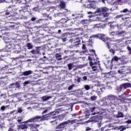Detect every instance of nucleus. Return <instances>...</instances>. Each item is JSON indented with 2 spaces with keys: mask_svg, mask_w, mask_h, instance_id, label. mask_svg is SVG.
<instances>
[{
  "mask_svg": "<svg viewBox=\"0 0 131 131\" xmlns=\"http://www.w3.org/2000/svg\"><path fill=\"white\" fill-rule=\"evenodd\" d=\"M72 66H73V63H69L68 64L69 70H71V69H72Z\"/></svg>",
  "mask_w": 131,
  "mask_h": 131,
  "instance_id": "nucleus-24",
  "label": "nucleus"
},
{
  "mask_svg": "<svg viewBox=\"0 0 131 131\" xmlns=\"http://www.w3.org/2000/svg\"><path fill=\"white\" fill-rule=\"evenodd\" d=\"M115 28H118V25H115Z\"/></svg>",
  "mask_w": 131,
  "mask_h": 131,
  "instance_id": "nucleus-59",
  "label": "nucleus"
},
{
  "mask_svg": "<svg viewBox=\"0 0 131 131\" xmlns=\"http://www.w3.org/2000/svg\"><path fill=\"white\" fill-rule=\"evenodd\" d=\"M36 20V18L35 17H32L31 18V21H35Z\"/></svg>",
  "mask_w": 131,
  "mask_h": 131,
  "instance_id": "nucleus-50",
  "label": "nucleus"
},
{
  "mask_svg": "<svg viewBox=\"0 0 131 131\" xmlns=\"http://www.w3.org/2000/svg\"><path fill=\"white\" fill-rule=\"evenodd\" d=\"M87 8L89 9H96V6H95L94 4L92 3H90L89 4H88L87 5Z\"/></svg>",
  "mask_w": 131,
  "mask_h": 131,
  "instance_id": "nucleus-17",
  "label": "nucleus"
},
{
  "mask_svg": "<svg viewBox=\"0 0 131 131\" xmlns=\"http://www.w3.org/2000/svg\"><path fill=\"white\" fill-rule=\"evenodd\" d=\"M100 113V108L99 107H95L94 113H92V115H96V114H99Z\"/></svg>",
  "mask_w": 131,
  "mask_h": 131,
  "instance_id": "nucleus-16",
  "label": "nucleus"
},
{
  "mask_svg": "<svg viewBox=\"0 0 131 131\" xmlns=\"http://www.w3.org/2000/svg\"><path fill=\"white\" fill-rule=\"evenodd\" d=\"M91 129H92V128H90V127H87L86 128L85 130H86V131H89V130H91Z\"/></svg>",
  "mask_w": 131,
  "mask_h": 131,
  "instance_id": "nucleus-44",
  "label": "nucleus"
},
{
  "mask_svg": "<svg viewBox=\"0 0 131 131\" xmlns=\"http://www.w3.org/2000/svg\"><path fill=\"white\" fill-rule=\"evenodd\" d=\"M105 35H104L103 34H98L97 35H92L90 37V40H91V38H96V37H98V38L102 39L103 41L106 42L108 49H110V42H109V41H111V39L108 37H105Z\"/></svg>",
  "mask_w": 131,
  "mask_h": 131,
  "instance_id": "nucleus-1",
  "label": "nucleus"
},
{
  "mask_svg": "<svg viewBox=\"0 0 131 131\" xmlns=\"http://www.w3.org/2000/svg\"><path fill=\"white\" fill-rule=\"evenodd\" d=\"M17 121H18V122L19 123H20V122H21V121H22V118H21V117H18V118H17Z\"/></svg>",
  "mask_w": 131,
  "mask_h": 131,
  "instance_id": "nucleus-34",
  "label": "nucleus"
},
{
  "mask_svg": "<svg viewBox=\"0 0 131 131\" xmlns=\"http://www.w3.org/2000/svg\"><path fill=\"white\" fill-rule=\"evenodd\" d=\"M39 121V118L38 116H35L31 119H29L28 120L24 122V123H32V122H36Z\"/></svg>",
  "mask_w": 131,
  "mask_h": 131,
  "instance_id": "nucleus-5",
  "label": "nucleus"
},
{
  "mask_svg": "<svg viewBox=\"0 0 131 131\" xmlns=\"http://www.w3.org/2000/svg\"><path fill=\"white\" fill-rule=\"evenodd\" d=\"M15 85H11V84H10V88H14V86Z\"/></svg>",
  "mask_w": 131,
  "mask_h": 131,
  "instance_id": "nucleus-58",
  "label": "nucleus"
},
{
  "mask_svg": "<svg viewBox=\"0 0 131 131\" xmlns=\"http://www.w3.org/2000/svg\"><path fill=\"white\" fill-rule=\"evenodd\" d=\"M116 116L118 118H119L120 117H123V114L122 113H119Z\"/></svg>",
  "mask_w": 131,
  "mask_h": 131,
  "instance_id": "nucleus-21",
  "label": "nucleus"
},
{
  "mask_svg": "<svg viewBox=\"0 0 131 131\" xmlns=\"http://www.w3.org/2000/svg\"><path fill=\"white\" fill-rule=\"evenodd\" d=\"M104 128H105V127H102V128H101V130L102 131H103V130H104Z\"/></svg>",
  "mask_w": 131,
  "mask_h": 131,
  "instance_id": "nucleus-61",
  "label": "nucleus"
},
{
  "mask_svg": "<svg viewBox=\"0 0 131 131\" xmlns=\"http://www.w3.org/2000/svg\"><path fill=\"white\" fill-rule=\"evenodd\" d=\"M73 42L74 43V46H78L80 43V39L79 38H76Z\"/></svg>",
  "mask_w": 131,
  "mask_h": 131,
  "instance_id": "nucleus-12",
  "label": "nucleus"
},
{
  "mask_svg": "<svg viewBox=\"0 0 131 131\" xmlns=\"http://www.w3.org/2000/svg\"><path fill=\"white\" fill-rule=\"evenodd\" d=\"M92 68L93 71H96L97 70V67H96V66H93L92 67Z\"/></svg>",
  "mask_w": 131,
  "mask_h": 131,
  "instance_id": "nucleus-38",
  "label": "nucleus"
},
{
  "mask_svg": "<svg viewBox=\"0 0 131 131\" xmlns=\"http://www.w3.org/2000/svg\"><path fill=\"white\" fill-rule=\"evenodd\" d=\"M118 73H120V74H122V71H121L120 70H118Z\"/></svg>",
  "mask_w": 131,
  "mask_h": 131,
  "instance_id": "nucleus-54",
  "label": "nucleus"
},
{
  "mask_svg": "<svg viewBox=\"0 0 131 131\" xmlns=\"http://www.w3.org/2000/svg\"><path fill=\"white\" fill-rule=\"evenodd\" d=\"M73 88H74V84H72V85H70L69 87V88H68L69 91H71L72 90Z\"/></svg>",
  "mask_w": 131,
  "mask_h": 131,
  "instance_id": "nucleus-33",
  "label": "nucleus"
},
{
  "mask_svg": "<svg viewBox=\"0 0 131 131\" xmlns=\"http://www.w3.org/2000/svg\"><path fill=\"white\" fill-rule=\"evenodd\" d=\"M75 80L76 81H77V83H79V82H80V81H81V78H80V77H78V78L76 79H75Z\"/></svg>",
  "mask_w": 131,
  "mask_h": 131,
  "instance_id": "nucleus-30",
  "label": "nucleus"
},
{
  "mask_svg": "<svg viewBox=\"0 0 131 131\" xmlns=\"http://www.w3.org/2000/svg\"><path fill=\"white\" fill-rule=\"evenodd\" d=\"M100 13H102V9L101 8L97 9L96 11L95 12V14L96 16H98V15H100Z\"/></svg>",
  "mask_w": 131,
  "mask_h": 131,
  "instance_id": "nucleus-18",
  "label": "nucleus"
},
{
  "mask_svg": "<svg viewBox=\"0 0 131 131\" xmlns=\"http://www.w3.org/2000/svg\"><path fill=\"white\" fill-rule=\"evenodd\" d=\"M82 49H83V50H85V45H82Z\"/></svg>",
  "mask_w": 131,
  "mask_h": 131,
  "instance_id": "nucleus-53",
  "label": "nucleus"
},
{
  "mask_svg": "<svg viewBox=\"0 0 131 131\" xmlns=\"http://www.w3.org/2000/svg\"><path fill=\"white\" fill-rule=\"evenodd\" d=\"M124 35V31H120V32H118V33H117V35H120V36H122Z\"/></svg>",
  "mask_w": 131,
  "mask_h": 131,
  "instance_id": "nucleus-22",
  "label": "nucleus"
},
{
  "mask_svg": "<svg viewBox=\"0 0 131 131\" xmlns=\"http://www.w3.org/2000/svg\"><path fill=\"white\" fill-rule=\"evenodd\" d=\"M10 85H15L16 88H20V84L19 82H16V83H13Z\"/></svg>",
  "mask_w": 131,
  "mask_h": 131,
  "instance_id": "nucleus-20",
  "label": "nucleus"
},
{
  "mask_svg": "<svg viewBox=\"0 0 131 131\" xmlns=\"http://www.w3.org/2000/svg\"><path fill=\"white\" fill-rule=\"evenodd\" d=\"M91 101H96L97 100V96H93L91 97Z\"/></svg>",
  "mask_w": 131,
  "mask_h": 131,
  "instance_id": "nucleus-27",
  "label": "nucleus"
},
{
  "mask_svg": "<svg viewBox=\"0 0 131 131\" xmlns=\"http://www.w3.org/2000/svg\"><path fill=\"white\" fill-rule=\"evenodd\" d=\"M29 126L32 129H34V128H37V127H38L39 126V125L36 123H32L29 124Z\"/></svg>",
  "mask_w": 131,
  "mask_h": 131,
  "instance_id": "nucleus-10",
  "label": "nucleus"
},
{
  "mask_svg": "<svg viewBox=\"0 0 131 131\" xmlns=\"http://www.w3.org/2000/svg\"><path fill=\"white\" fill-rule=\"evenodd\" d=\"M118 60H119V58H118V57L117 56H114L112 59V61H118Z\"/></svg>",
  "mask_w": 131,
  "mask_h": 131,
  "instance_id": "nucleus-25",
  "label": "nucleus"
},
{
  "mask_svg": "<svg viewBox=\"0 0 131 131\" xmlns=\"http://www.w3.org/2000/svg\"><path fill=\"white\" fill-rule=\"evenodd\" d=\"M83 79L84 81L87 80H88V77L86 76H84L83 77Z\"/></svg>",
  "mask_w": 131,
  "mask_h": 131,
  "instance_id": "nucleus-41",
  "label": "nucleus"
},
{
  "mask_svg": "<svg viewBox=\"0 0 131 131\" xmlns=\"http://www.w3.org/2000/svg\"><path fill=\"white\" fill-rule=\"evenodd\" d=\"M6 15H10V12H9V11H6Z\"/></svg>",
  "mask_w": 131,
  "mask_h": 131,
  "instance_id": "nucleus-56",
  "label": "nucleus"
},
{
  "mask_svg": "<svg viewBox=\"0 0 131 131\" xmlns=\"http://www.w3.org/2000/svg\"><path fill=\"white\" fill-rule=\"evenodd\" d=\"M39 53H40V51L38 50L35 51V55H38V54H39Z\"/></svg>",
  "mask_w": 131,
  "mask_h": 131,
  "instance_id": "nucleus-37",
  "label": "nucleus"
},
{
  "mask_svg": "<svg viewBox=\"0 0 131 131\" xmlns=\"http://www.w3.org/2000/svg\"><path fill=\"white\" fill-rule=\"evenodd\" d=\"M3 40H5V42H9V41L7 40H9V38L7 37H3Z\"/></svg>",
  "mask_w": 131,
  "mask_h": 131,
  "instance_id": "nucleus-31",
  "label": "nucleus"
},
{
  "mask_svg": "<svg viewBox=\"0 0 131 131\" xmlns=\"http://www.w3.org/2000/svg\"><path fill=\"white\" fill-rule=\"evenodd\" d=\"M84 88L86 90V91H89V90L91 89V87L89 85H85Z\"/></svg>",
  "mask_w": 131,
  "mask_h": 131,
  "instance_id": "nucleus-26",
  "label": "nucleus"
},
{
  "mask_svg": "<svg viewBox=\"0 0 131 131\" xmlns=\"http://www.w3.org/2000/svg\"><path fill=\"white\" fill-rule=\"evenodd\" d=\"M95 107H92L91 108V112L92 113H94L95 112Z\"/></svg>",
  "mask_w": 131,
  "mask_h": 131,
  "instance_id": "nucleus-39",
  "label": "nucleus"
},
{
  "mask_svg": "<svg viewBox=\"0 0 131 131\" xmlns=\"http://www.w3.org/2000/svg\"><path fill=\"white\" fill-rule=\"evenodd\" d=\"M128 10L127 9H125L123 10V13H126V12H128Z\"/></svg>",
  "mask_w": 131,
  "mask_h": 131,
  "instance_id": "nucleus-42",
  "label": "nucleus"
},
{
  "mask_svg": "<svg viewBox=\"0 0 131 131\" xmlns=\"http://www.w3.org/2000/svg\"><path fill=\"white\" fill-rule=\"evenodd\" d=\"M27 47L29 50H30V49H32V45H31V43H28L27 44Z\"/></svg>",
  "mask_w": 131,
  "mask_h": 131,
  "instance_id": "nucleus-29",
  "label": "nucleus"
},
{
  "mask_svg": "<svg viewBox=\"0 0 131 131\" xmlns=\"http://www.w3.org/2000/svg\"><path fill=\"white\" fill-rule=\"evenodd\" d=\"M5 2H6V0H0L1 3H5Z\"/></svg>",
  "mask_w": 131,
  "mask_h": 131,
  "instance_id": "nucleus-55",
  "label": "nucleus"
},
{
  "mask_svg": "<svg viewBox=\"0 0 131 131\" xmlns=\"http://www.w3.org/2000/svg\"><path fill=\"white\" fill-rule=\"evenodd\" d=\"M31 74H32V71L29 70L23 72L21 76L24 75V76H28V75H31Z\"/></svg>",
  "mask_w": 131,
  "mask_h": 131,
  "instance_id": "nucleus-9",
  "label": "nucleus"
},
{
  "mask_svg": "<svg viewBox=\"0 0 131 131\" xmlns=\"http://www.w3.org/2000/svg\"><path fill=\"white\" fill-rule=\"evenodd\" d=\"M59 118H60V117H61V118H63V116H62V115H59Z\"/></svg>",
  "mask_w": 131,
  "mask_h": 131,
  "instance_id": "nucleus-62",
  "label": "nucleus"
},
{
  "mask_svg": "<svg viewBox=\"0 0 131 131\" xmlns=\"http://www.w3.org/2000/svg\"><path fill=\"white\" fill-rule=\"evenodd\" d=\"M6 107L5 105H3L1 106V109L2 111H5V110L6 109Z\"/></svg>",
  "mask_w": 131,
  "mask_h": 131,
  "instance_id": "nucleus-35",
  "label": "nucleus"
},
{
  "mask_svg": "<svg viewBox=\"0 0 131 131\" xmlns=\"http://www.w3.org/2000/svg\"><path fill=\"white\" fill-rule=\"evenodd\" d=\"M57 114H59V111H55L54 112H52L49 114L45 115L43 116H38L39 117V121L48 120L51 118V115L54 116V115H57Z\"/></svg>",
  "mask_w": 131,
  "mask_h": 131,
  "instance_id": "nucleus-2",
  "label": "nucleus"
},
{
  "mask_svg": "<svg viewBox=\"0 0 131 131\" xmlns=\"http://www.w3.org/2000/svg\"><path fill=\"white\" fill-rule=\"evenodd\" d=\"M61 31H61V30H59L58 32V33H61Z\"/></svg>",
  "mask_w": 131,
  "mask_h": 131,
  "instance_id": "nucleus-60",
  "label": "nucleus"
},
{
  "mask_svg": "<svg viewBox=\"0 0 131 131\" xmlns=\"http://www.w3.org/2000/svg\"><path fill=\"white\" fill-rule=\"evenodd\" d=\"M108 11V8L106 7H103L101 8V12H102L103 16L102 18H105V19H102L101 21H103V22H107V19H109L108 17H109V14L106 13Z\"/></svg>",
  "mask_w": 131,
  "mask_h": 131,
  "instance_id": "nucleus-4",
  "label": "nucleus"
},
{
  "mask_svg": "<svg viewBox=\"0 0 131 131\" xmlns=\"http://www.w3.org/2000/svg\"><path fill=\"white\" fill-rule=\"evenodd\" d=\"M52 97L51 96H45L41 97V100L45 102L46 101H49V100H50V99Z\"/></svg>",
  "mask_w": 131,
  "mask_h": 131,
  "instance_id": "nucleus-13",
  "label": "nucleus"
},
{
  "mask_svg": "<svg viewBox=\"0 0 131 131\" xmlns=\"http://www.w3.org/2000/svg\"><path fill=\"white\" fill-rule=\"evenodd\" d=\"M8 131H14V129H13L12 128H9L8 129Z\"/></svg>",
  "mask_w": 131,
  "mask_h": 131,
  "instance_id": "nucleus-52",
  "label": "nucleus"
},
{
  "mask_svg": "<svg viewBox=\"0 0 131 131\" xmlns=\"http://www.w3.org/2000/svg\"><path fill=\"white\" fill-rule=\"evenodd\" d=\"M126 123L130 124L131 123V120H128L127 121H126Z\"/></svg>",
  "mask_w": 131,
  "mask_h": 131,
  "instance_id": "nucleus-46",
  "label": "nucleus"
},
{
  "mask_svg": "<svg viewBox=\"0 0 131 131\" xmlns=\"http://www.w3.org/2000/svg\"><path fill=\"white\" fill-rule=\"evenodd\" d=\"M50 110V108H48V109H46L42 113V114H45V113H47V112H48V111Z\"/></svg>",
  "mask_w": 131,
  "mask_h": 131,
  "instance_id": "nucleus-36",
  "label": "nucleus"
},
{
  "mask_svg": "<svg viewBox=\"0 0 131 131\" xmlns=\"http://www.w3.org/2000/svg\"><path fill=\"white\" fill-rule=\"evenodd\" d=\"M89 122H97L98 127L102 126V120L100 119V117L99 116L91 117L90 120L86 122V123H89Z\"/></svg>",
  "mask_w": 131,
  "mask_h": 131,
  "instance_id": "nucleus-3",
  "label": "nucleus"
},
{
  "mask_svg": "<svg viewBox=\"0 0 131 131\" xmlns=\"http://www.w3.org/2000/svg\"><path fill=\"white\" fill-rule=\"evenodd\" d=\"M72 116H76V114H74V115H72Z\"/></svg>",
  "mask_w": 131,
  "mask_h": 131,
  "instance_id": "nucleus-63",
  "label": "nucleus"
},
{
  "mask_svg": "<svg viewBox=\"0 0 131 131\" xmlns=\"http://www.w3.org/2000/svg\"><path fill=\"white\" fill-rule=\"evenodd\" d=\"M112 27H114V26L111 25V28H112Z\"/></svg>",
  "mask_w": 131,
  "mask_h": 131,
  "instance_id": "nucleus-64",
  "label": "nucleus"
},
{
  "mask_svg": "<svg viewBox=\"0 0 131 131\" xmlns=\"http://www.w3.org/2000/svg\"><path fill=\"white\" fill-rule=\"evenodd\" d=\"M31 53H32V54H33L34 55H35V50H32L31 51Z\"/></svg>",
  "mask_w": 131,
  "mask_h": 131,
  "instance_id": "nucleus-48",
  "label": "nucleus"
},
{
  "mask_svg": "<svg viewBox=\"0 0 131 131\" xmlns=\"http://www.w3.org/2000/svg\"><path fill=\"white\" fill-rule=\"evenodd\" d=\"M107 0H100V2H102V3H103V4H105V2H106Z\"/></svg>",
  "mask_w": 131,
  "mask_h": 131,
  "instance_id": "nucleus-51",
  "label": "nucleus"
},
{
  "mask_svg": "<svg viewBox=\"0 0 131 131\" xmlns=\"http://www.w3.org/2000/svg\"><path fill=\"white\" fill-rule=\"evenodd\" d=\"M100 61L98 59H95V58H92L91 61L90 62V66H93V65H96L99 64Z\"/></svg>",
  "mask_w": 131,
  "mask_h": 131,
  "instance_id": "nucleus-7",
  "label": "nucleus"
},
{
  "mask_svg": "<svg viewBox=\"0 0 131 131\" xmlns=\"http://www.w3.org/2000/svg\"><path fill=\"white\" fill-rule=\"evenodd\" d=\"M88 14H89V15L91 14H93V12L89 11L88 12Z\"/></svg>",
  "mask_w": 131,
  "mask_h": 131,
  "instance_id": "nucleus-57",
  "label": "nucleus"
},
{
  "mask_svg": "<svg viewBox=\"0 0 131 131\" xmlns=\"http://www.w3.org/2000/svg\"><path fill=\"white\" fill-rule=\"evenodd\" d=\"M19 127L20 129H26V128H28V126L27 125V124H24L19 125Z\"/></svg>",
  "mask_w": 131,
  "mask_h": 131,
  "instance_id": "nucleus-14",
  "label": "nucleus"
},
{
  "mask_svg": "<svg viewBox=\"0 0 131 131\" xmlns=\"http://www.w3.org/2000/svg\"><path fill=\"white\" fill-rule=\"evenodd\" d=\"M126 128H129V127H125L124 126H120L119 127V129H120V131L125 130V129Z\"/></svg>",
  "mask_w": 131,
  "mask_h": 131,
  "instance_id": "nucleus-19",
  "label": "nucleus"
},
{
  "mask_svg": "<svg viewBox=\"0 0 131 131\" xmlns=\"http://www.w3.org/2000/svg\"><path fill=\"white\" fill-rule=\"evenodd\" d=\"M110 52H111V53H112L113 54H115V52H114V50L113 49L110 50Z\"/></svg>",
  "mask_w": 131,
  "mask_h": 131,
  "instance_id": "nucleus-45",
  "label": "nucleus"
},
{
  "mask_svg": "<svg viewBox=\"0 0 131 131\" xmlns=\"http://www.w3.org/2000/svg\"><path fill=\"white\" fill-rule=\"evenodd\" d=\"M74 121H75V120H72V121L68 120V121H66L60 123L59 125H58L57 127L58 128H63V127H64V126H66V125L68 124L69 122L70 123H73Z\"/></svg>",
  "mask_w": 131,
  "mask_h": 131,
  "instance_id": "nucleus-6",
  "label": "nucleus"
},
{
  "mask_svg": "<svg viewBox=\"0 0 131 131\" xmlns=\"http://www.w3.org/2000/svg\"><path fill=\"white\" fill-rule=\"evenodd\" d=\"M57 15L59 17H63V16H66V14L65 13H57Z\"/></svg>",
  "mask_w": 131,
  "mask_h": 131,
  "instance_id": "nucleus-28",
  "label": "nucleus"
},
{
  "mask_svg": "<svg viewBox=\"0 0 131 131\" xmlns=\"http://www.w3.org/2000/svg\"><path fill=\"white\" fill-rule=\"evenodd\" d=\"M121 86L123 88L124 90H126V89H128V88H131V84L130 83H125L122 84Z\"/></svg>",
  "mask_w": 131,
  "mask_h": 131,
  "instance_id": "nucleus-8",
  "label": "nucleus"
},
{
  "mask_svg": "<svg viewBox=\"0 0 131 131\" xmlns=\"http://www.w3.org/2000/svg\"><path fill=\"white\" fill-rule=\"evenodd\" d=\"M127 49L129 51V53L131 54V48H130V47H127Z\"/></svg>",
  "mask_w": 131,
  "mask_h": 131,
  "instance_id": "nucleus-43",
  "label": "nucleus"
},
{
  "mask_svg": "<svg viewBox=\"0 0 131 131\" xmlns=\"http://www.w3.org/2000/svg\"><path fill=\"white\" fill-rule=\"evenodd\" d=\"M106 100H110V101H112V100H114L115 97L113 95H109L105 97Z\"/></svg>",
  "mask_w": 131,
  "mask_h": 131,
  "instance_id": "nucleus-15",
  "label": "nucleus"
},
{
  "mask_svg": "<svg viewBox=\"0 0 131 131\" xmlns=\"http://www.w3.org/2000/svg\"><path fill=\"white\" fill-rule=\"evenodd\" d=\"M50 122H51V123L53 122V123H54V125L57 124V122H56V121H55H55H50Z\"/></svg>",
  "mask_w": 131,
  "mask_h": 131,
  "instance_id": "nucleus-47",
  "label": "nucleus"
},
{
  "mask_svg": "<svg viewBox=\"0 0 131 131\" xmlns=\"http://www.w3.org/2000/svg\"><path fill=\"white\" fill-rule=\"evenodd\" d=\"M5 3H13V0H6Z\"/></svg>",
  "mask_w": 131,
  "mask_h": 131,
  "instance_id": "nucleus-40",
  "label": "nucleus"
},
{
  "mask_svg": "<svg viewBox=\"0 0 131 131\" xmlns=\"http://www.w3.org/2000/svg\"><path fill=\"white\" fill-rule=\"evenodd\" d=\"M59 7L61 9H65L66 8V4L64 1H61L59 3Z\"/></svg>",
  "mask_w": 131,
  "mask_h": 131,
  "instance_id": "nucleus-11",
  "label": "nucleus"
},
{
  "mask_svg": "<svg viewBox=\"0 0 131 131\" xmlns=\"http://www.w3.org/2000/svg\"><path fill=\"white\" fill-rule=\"evenodd\" d=\"M31 82H32L30 80L26 81L24 82V86H25L27 84H29V83H31Z\"/></svg>",
  "mask_w": 131,
  "mask_h": 131,
  "instance_id": "nucleus-23",
  "label": "nucleus"
},
{
  "mask_svg": "<svg viewBox=\"0 0 131 131\" xmlns=\"http://www.w3.org/2000/svg\"><path fill=\"white\" fill-rule=\"evenodd\" d=\"M110 35H115V32H112L111 33H110Z\"/></svg>",
  "mask_w": 131,
  "mask_h": 131,
  "instance_id": "nucleus-49",
  "label": "nucleus"
},
{
  "mask_svg": "<svg viewBox=\"0 0 131 131\" xmlns=\"http://www.w3.org/2000/svg\"><path fill=\"white\" fill-rule=\"evenodd\" d=\"M23 111H22V108H21V107L18 108V109H17V112H18V113H22Z\"/></svg>",
  "mask_w": 131,
  "mask_h": 131,
  "instance_id": "nucleus-32",
  "label": "nucleus"
}]
</instances>
